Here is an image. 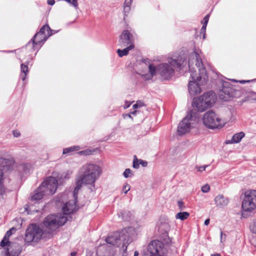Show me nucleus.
<instances>
[{
  "mask_svg": "<svg viewBox=\"0 0 256 256\" xmlns=\"http://www.w3.org/2000/svg\"><path fill=\"white\" fill-rule=\"evenodd\" d=\"M102 173L100 166L94 164H86L80 169L76 178V186L72 192H64L59 196L56 201V204H64L62 208L63 214L48 216L44 221V226L50 232L57 229L65 224L68 220L67 215L78 210L76 204L78 194L82 184H93L98 178Z\"/></svg>",
  "mask_w": 256,
  "mask_h": 256,
  "instance_id": "f257e3e1",
  "label": "nucleus"
},
{
  "mask_svg": "<svg viewBox=\"0 0 256 256\" xmlns=\"http://www.w3.org/2000/svg\"><path fill=\"white\" fill-rule=\"evenodd\" d=\"M188 67L192 80L188 84V90L191 95L200 92V86L206 82L208 76L202 59L198 52L194 51L190 55Z\"/></svg>",
  "mask_w": 256,
  "mask_h": 256,
  "instance_id": "f03ea898",
  "label": "nucleus"
},
{
  "mask_svg": "<svg viewBox=\"0 0 256 256\" xmlns=\"http://www.w3.org/2000/svg\"><path fill=\"white\" fill-rule=\"evenodd\" d=\"M135 231L132 227L124 228L120 232H115L109 236L106 241L108 244L119 247L122 246L124 250H126L128 245L133 240Z\"/></svg>",
  "mask_w": 256,
  "mask_h": 256,
  "instance_id": "7ed1b4c3",
  "label": "nucleus"
},
{
  "mask_svg": "<svg viewBox=\"0 0 256 256\" xmlns=\"http://www.w3.org/2000/svg\"><path fill=\"white\" fill-rule=\"evenodd\" d=\"M168 63L164 62L159 64L156 68V72L158 74L164 79L171 78L174 73V68L180 69L184 60L182 58L168 59Z\"/></svg>",
  "mask_w": 256,
  "mask_h": 256,
  "instance_id": "20e7f679",
  "label": "nucleus"
},
{
  "mask_svg": "<svg viewBox=\"0 0 256 256\" xmlns=\"http://www.w3.org/2000/svg\"><path fill=\"white\" fill-rule=\"evenodd\" d=\"M16 229L12 228L6 234L4 238L0 242V246L4 247L7 246L6 249H0V252L2 256H18L22 252L21 246L16 242H10L8 240L9 237L12 234Z\"/></svg>",
  "mask_w": 256,
  "mask_h": 256,
  "instance_id": "39448f33",
  "label": "nucleus"
},
{
  "mask_svg": "<svg viewBox=\"0 0 256 256\" xmlns=\"http://www.w3.org/2000/svg\"><path fill=\"white\" fill-rule=\"evenodd\" d=\"M216 96L212 91L204 93L199 98H194L193 100V106L196 107L198 110L202 112L206 109L212 107L215 103Z\"/></svg>",
  "mask_w": 256,
  "mask_h": 256,
  "instance_id": "423d86ee",
  "label": "nucleus"
},
{
  "mask_svg": "<svg viewBox=\"0 0 256 256\" xmlns=\"http://www.w3.org/2000/svg\"><path fill=\"white\" fill-rule=\"evenodd\" d=\"M196 114V112L192 110H190L186 116L178 126V132L180 134H185L194 126L195 124L198 122L197 116Z\"/></svg>",
  "mask_w": 256,
  "mask_h": 256,
  "instance_id": "0eeeda50",
  "label": "nucleus"
},
{
  "mask_svg": "<svg viewBox=\"0 0 256 256\" xmlns=\"http://www.w3.org/2000/svg\"><path fill=\"white\" fill-rule=\"evenodd\" d=\"M202 121L204 124L210 129L221 128L224 124V122L212 110H209L204 114Z\"/></svg>",
  "mask_w": 256,
  "mask_h": 256,
  "instance_id": "6e6552de",
  "label": "nucleus"
},
{
  "mask_svg": "<svg viewBox=\"0 0 256 256\" xmlns=\"http://www.w3.org/2000/svg\"><path fill=\"white\" fill-rule=\"evenodd\" d=\"M256 208V190H249L244 192L242 203L244 211L251 212Z\"/></svg>",
  "mask_w": 256,
  "mask_h": 256,
  "instance_id": "1a4fd4ad",
  "label": "nucleus"
},
{
  "mask_svg": "<svg viewBox=\"0 0 256 256\" xmlns=\"http://www.w3.org/2000/svg\"><path fill=\"white\" fill-rule=\"evenodd\" d=\"M42 230L36 224L28 226L26 232L25 241L27 242H37L42 237Z\"/></svg>",
  "mask_w": 256,
  "mask_h": 256,
  "instance_id": "9d476101",
  "label": "nucleus"
},
{
  "mask_svg": "<svg viewBox=\"0 0 256 256\" xmlns=\"http://www.w3.org/2000/svg\"><path fill=\"white\" fill-rule=\"evenodd\" d=\"M40 186H43L46 195H52L57 189L58 181L56 178L50 176L43 182Z\"/></svg>",
  "mask_w": 256,
  "mask_h": 256,
  "instance_id": "9b49d317",
  "label": "nucleus"
},
{
  "mask_svg": "<svg viewBox=\"0 0 256 256\" xmlns=\"http://www.w3.org/2000/svg\"><path fill=\"white\" fill-rule=\"evenodd\" d=\"M238 92V90L230 86L226 82L223 84L222 89L220 90L218 96L220 99L228 101L231 98L236 97Z\"/></svg>",
  "mask_w": 256,
  "mask_h": 256,
  "instance_id": "f8f14e48",
  "label": "nucleus"
},
{
  "mask_svg": "<svg viewBox=\"0 0 256 256\" xmlns=\"http://www.w3.org/2000/svg\"><path fill=\"white\" fill-rule=\"evenodd\" d=\"M52 34H48L46 35H40L36 36V34L32 38L31 42H30L26 46V48H32L34 50H38L43 45L44 43L46 40L48 38L52 35Z\"/></svg>",
  "mask_w": 256,
  "mask_h": 256,
  "instance_id": "ddd939ff",
  "label": "nucleus"
},
{
  "mask_svg": "<svg viewBox=\"0 0 256 256\" xmlns=\"http://www.w3.org/2000/svg\"><path fill=\"white\" fill-rule=\"evenodd\" d=\"M132 36L128 30H124L120 36L119 43L121 46L132 44Z\"/></svg>",
  "mask_w": 256,
  "mask_h": 256,
  "instance_id": "4468645a",
  "label": "nucleus"
},
{
  "mask_svg": "<svg viewBox=\"0 0 256 256\" xmlns=\"http://www.w3.org/2000/svg\"><path fill=\"white\" fill-rule=\"evenodd\" d=\"M160 246L159 242L152 241L148 246V251L150 254V256H161Z\"/></svg>",
  "mask_w": 256,
  "mask_h": 256,
  "instance_id": "2eb2a0df",
  "label": "nucleus"
},
{
  "mask_svg": "<svg viewBox=\"0 0 256 256\" xmlns=\"http://www.w3.org/2000/svg\"><path fill=\"white\" fill-rule=\"evenodd\" d=\"M14 162L12 160L4 158L0 156V170L2 172L10 170L12 169V164Z\"/></svg>",
  "mask_w": 256,
  "mask_h": 256,
  "instance_id": "dca6fc26",
  "label": "nucleus"
},
{
  "mask_svg": "<svg viewBox=\"0 0 256 256\" xmlns=\"http://www.w3.org/2000/svg\"><path fill=\"white\" fill-rule=\"evenodd\" d=\"M214 202L216 206L223 208L228 206L229 200L222 194H218L214 198Z\"/></svg>",
  "mask_w": 256,
  "mask_h": 256,
  "instance_id": "f3484780",
  "label": "nucleus"
},
{
  "mask_svg": "<svg viewBox=\"0 0 256 256\" xmlns=\"http://www.w3.org/2000/svg\"><path fill=\"white\" fill-rule=\"evenodd\" d=\"M43 186H40L36 190L34 193L31 196L32 200H38L42 198L44 196H46L44 190L42 188Z\"/></svg>",
  "mask_w": 256,
  "mask_h": 256,
  "instance_id": "a211bd4d",
  "label": "nucleus"
},
{
  "mask_svg": "<svg viewBox=\"0 0 256 256\" xmlns=\"http://www.w3.org/2000/svg\"><path fill=\"white\" fill-rule=\"evenodd\" d=\"M149 74H146L142 75V77L145 80H150L156 73V68L153 64H150L148 66Z\"/></svg>",
  "mask_w": 256,
  "mask_h": 256,
  "instance_id": "6ab92c4d",
  "label": "nucleus"
},
{
  "mask_svg": "<svg viewBox=\"0 0 256 256\" xmlns=\"http://www.w3.org/2000/svg\"><path fill=\"white\" fill-rule=\"evenodd\" d=\"M244 136V134L243 132L237 133L233 136L230 140L226 141V144H234L239 142L242 138Z\"/></svg>",
  "mask_w": 256,
  "mask_h": 256,
  "instance_id": "aec40b11",
  "label": "nucleus"
},
{
  "mask_svg": "<svg viewBox=\"0 0 256 256\" xmlns=\"http://www.w3.org/2000/svg\"><path fill=\"white\" fill-rule=\"evenodd\" d=\"M48 34H52V30L50 28L48 25L43 26L38 32L36 34V36H38L40 35H46Z\"/></svg>",
  "mask_w": 256,
  "mask_h": 256,
  "instance_id": "412c9836",
  "label": "nucleus"
},
{
  "mask_svg": "<svg viewBox=\"0 0 256 256\" xmlns=\"http://www.w3.org/2000/svg\"><path fill=\"white\" fill-rule=\"evenodd\" d=\"M28 62H26V64H22L20 65V78L22 81L25 80L26 76L28 72Z\"/></svg>",
  "mask_w": 256,
  "mask_h": 256,
  "instance_id": "4be33fe9",
  "label": "nucleus"
},
{
  "mask_svg": "<svg viewBox=\"0 0 256 256\" xmlns=\"http://www.w3.org/2000/svg\"><path fill=\"white\" fill-rule=\"evenodd\" d=\"M134 48V44H130L128 46L122 50L118 49L117 50V53L120 57H122L123 56H127L129 51L132 50Z\"/></svg>",
  "mask_w": 256,
  "mask_h": 256,
  "instance_id": "5701e85b",
  "label": "nucleus"
},
{
  "mask_svg": "<svg viewBox=\"0 0 256 256\" xmlns=\"http://www.w3.org/2000/svg\"><path fill=\"white\" fill-rule=\"evenodd\" d=\"M132 0H125L124 4V18L130 12Z\"/></svg>",
  "mask_w": 256,
  "mask_h": 256,
  "instance_id": "b1692460",
  "label": "nucleus"
},
{
  "mask_svg": "<svg viewBox=\"0 0 256 256\" xmlns=\"http://www.w3.org/2000/svg\"><path fill=\"white\" fill-rule=\"evenodd\" d=\"M80 149V146H74L69 148H65L63 150V154H68L75 151H78Z\"/></svg>",
  "mask_w": 256,
  "mask_h": 256,
  "instance_id": "393cba45",
  "label": "nucleus"
},
{
  "mask_svg": "<svg viewBox=\"0 0 256 256\" xmlns=\"http://www.w3.org/2000/svg\"><path fill=\"white\" fill-rule=\"evenodd\" d=\"M190 216V214L188 212H180L178 213L176 215V219H180L182 220H184L187 219Z\"/></svg>",
  "mask_w": 256,
  "mask_h": 256,
  "instance_id": "a878e982",
  "label": "nucleus"
},
{
  "mask_svg": "<svg viewBox=\"0 0 256 256\" xmlns=\"http://www.w3.org/2000/svg\"><path fill=\"white\" fill-rule=\"evenodd\" d=\"M120 214L122 216V219L125 221L128 220L131 216L130 212L128 210H124L120 212V214H118L119 217L120 216Z\"/></svg>",
  "mask_w": 256,
  "mask_h": 256,
  "instance_id": "bb28decb",
  "label": "nucleus"
},
{
  "mask_svg": "<svg viewBox=\"0 0 256 256\" xmlns=\"http://www.w3.org/2000/svg\"><path fill=\"white\" fill-rule=\"evenodd\" d=\"M94 152V150L88 149L82 151H80L78 152V154L80 155L89 156L92 154Z\"/></svg>",
  "mask_w": 256,
  "mask_h": 256,
  "instance_id": "cd10ccee",
  "label": "nucleus"
},
{
  "mask_svg": "<svg viewBox=\"0 0 256 256\" xmlns=\"http://www.w3.org/2000/svg\"><path fill=\"white\" fill-rule=\"evenodd\" d=\"M140 167V164L138 162V159L136 158V156H134L133 160V168H138Z\"/></svg>",
  "mask_w": 256,
  "mask_h": 256,
  "instance_id": "c85d7f7f",
  "label": "nucleus"
},
{
  "mask_svg": "<svg viewBox=\"0 0 256 256\" xmlns=\"http://www.w3.org/2000/svg\"><path fill=\"white\" fill-rule=\"evenodd\" d=\"M132 170L130 168H126L124 172V176L126 178L131 176Z\"/></svg>",
  "mask_w": 256,
  "mask_h": 256,
  "instance_id": "c756f323",
  "label": "nucleus"
},
{
  "mask_svg": "<svg viewBox=\"0 0 256 256\" xmlns=\"http://www.w3.org/2000/svg\"><path fill=\"white\" fill-rule=\"evenodd\" d=\"M2 172L0 170V194L3 192V182H2Z\"/></svg>",
  "mask_w": 256,
  "mask_h": 256,
  "instance_id": "7c9ffc66",
  "label": "nucleus"
},
{
  "mask_svg": "<svg viewBox=\"0 0 256 256\" xmlns=\"http://www.w3.org/2000/svg\"><path fill=\"white\" fill-rule=\"evenodd\" d=\"M250 228L251 231L253 233L256 234V220H254L252 222V223Z\"/></svg>",
  "mask_w": 256,
  "mask_h": 256,
  "instance_id": "2f4dec72",
  "label": "nucleus"
},
{
  "mask_svg": "<svg viewBox=\"0 0 256 256\" xmlns=\"http://www.w3.org/2000/svg\"><path fill=\"white\" fill-rule=\"evenodd\" d=\"M130 186L127 183H126L122 188V191L124 194H126L130 190Z\"/></svg>",
  "mask_w": 256,
  "mask_h": 256,
  "instance_id": "473e14b6",
  "label": "nucleus"
},
{
  "mask_svg": "<svg viewBox=\"0 0 256 256\" xmlns=\"http://www.w3.org/2000/svg\"><path fill=\"white\" fill-rule=\"evenodd\" d=\"M209 17H210V15L207 14L204 18L202 20V26H206L208 22Z\"/></svg>",
  "mask_w": 256,
  "mask_h": 256,
  "instance_id": "72a5a7b5",
  "label": "nucleus"
},
{
  "mask_svg": "<svg viewBox=\"0 0 256 256\" xmlns=\"http://www.w3.org/2000/svg\"><path fill=\"white\" fill-rule=\"evenodd\" d=\"M71 4L74 8L78 6V0H65Z\"/></svg>",
  "mask_w": 256,
  "mask_h": 256,
  "instance_id": "f704fd0d",
  "label": "nucleus"
},
{
  "mask_svg": "<svg viewBox=\"0 0 256 256\" xmlns=\"http://www.w3.org/2000/svg\"><path fill=\"white\" fill-rule=\"evenodd\" d=\"M210 190V186L208 184H206L202 187V191L203 192H208Z\"/></svg>",
  "mask_w": 256,
  "mask_h": 256,
  "instance_id": "c9c22d12",
  "label": "nucleus"
},
{
  "mask_svg": "<svg viewBox=\"0 0 256 256\" xmlns=\"http://www.w3.org/2000/svg\"><path fill=\"white\" fill-rule=\"evenodd\" d=\"M178 208H179V209L180 210H182L185 209L186 206L184 205V202L182 201L178 200Z\"/></svg>",
  "mask_w": 256,
  "mask_h": 256,
  "instance_id": "e433bc0d",
  "label": "nucleus"
},
{
  "mask_svg": "<svg viewBox=\"0 0 256 256\" xmlns=\"http://www.w3.org/2000/svg\"><path fill=\"white\" fill-rule=\"evenodd\" d=\"M137 113H139L138 111V110H134L132 112H131L130 114H126V115H124V118H126V116H128V118H132V115H136Z\"/></svg>",
  "mask_w": 256,
  "mask_h": 256,
  "instance_id": "4c0bfd02",
  "label": "nucleus"
},
{
  "mask_svg": "<svg viewBox=\"0 0 256 256\" xmlns=\"http://www.w3.org/2000/svg\"><path fill=\"white\" fill-rule=\"evenodd\" d=\"M206 26H202L201 30H200V34H202L203 38L204 39L206 38Z\"/></svg>",
  "mask_w": 256,
  "mask_h": 256,
  "instance_id": "58836bf2",
  "label": "nucleus"
},
{
  "mask_svg": "<svg viewBox=\"0 0 256 256\" xmlns=\"http://www.w3.org/2000/svg\"><path fill=\"white\" fill-rule=\"evenodd\" d=\"M140 164L142 165L143 167H146L148 165V162L142 159H138Z\"/></svg>",
  "mask_w": 256,
  "mask_h": 256,
  "instance_id": "ea45409f",
  "label": "nucleus"
},
{
  "mask_svg": "<svg viewBox=\"0 0 256 256\" xmlns=\"http://www.w3.org/2000/svg\"><path fill=\"white\" fill-rule=\"evenodd\" d=\"M207 166H208V165H205V166H196V168L198 169V172H202L205 170Z\"/></svg>",
  "mask_w": 256,
  "mask_h": 256,
  "instance_id": "a19ab883",
  "label": "nucleus"
},
{
  "mask_svg": "<svg viewBox=\"0 0 256 256\" xmlns=\"http://www.w3.org/2000/svg\"><path fill=\"white\" fill-rule=\"evenodd\" d=\"M13 134H14V136H15V137H18L20 136V133L19 132H18L16 130V131H14L13 132Z\"/></svg>",
  "mask_w": 256,
  "mask_h": 256,
  "instance_id": "79ce46f5",
  "label": "nucleus"
},
{
  "mask_svg": "<svg viewBox=\"0 0 256 256\" xmlns=\"http://www.w3.org/2000/svg\"><path fill=\"white\" fill-rule=\"evenodd\" d=\"M54 0H48V4L50 6H52L54 4Z\"/></svg>",
  "mask_w": 256,
  "mask_h": 256,
  "instance_id": "37998d69",
  "label": "nucleus"
},
{
  "mask_svg": "<svg viewBox=\"0 0 256 256\" xmlns=\"http://www.w3.org/2000/svg\"><path fill=\"white\" fill-rule=\"evenodd\" d=\"M130 102H126L125 104H124V108H128L130 106Z\"/></svg>",
  "mask_w": 256,
  "mask_h": 256,
  "instance_id": "c03bdc74",
  "label": "nucleus"
},
{
  "mask_svg": "<svg viewBox=\"0 0 256 256\" xmlns=\"http://www.w3.org/2000/svg\"><path fill=\"white\" fill-rule=\"evenodd\" d=\"M224 236V239H225L226 237V235L225 234H224L222 232L221 230L220 231V241H221V242H222V239L224 238V236Z\"/></svg>",
  "mask_w": 256,
  "mask_h": 256,
  "instance_id": "a18cd8bd",
  "label": "nucleus"
},
{
  "mask_svg": "<svg viewBox=\"0 0 256 256\" xmlns=\"http://www.w3.org/2000/svg\"><path fill=\"white\" fill-rule=\"evenodd\" d=\"M136 103H139V107H142L144 106V103L141 101H138Z\"/></svg>",
  "mask_w": 256,
  "mask_h": 256,
  "instance_id": "49530a36",
  "label": "nucleus"
},
{
  "mask_svg": "<svg viewBox=\"0 0 256 256\" xmlns=\"http://www.w3.org/2000/svg\"><path fill=\"white\" fill-rule=\"evenodd\" d=\"M138 108H140L139 107V103H136V104L133 105V108L134 109Z\"/></svg>",
  "mask_w": 256,
  "mask_h": 256,
  "instance_id": "de8ad7c7",
  "label": "nucleus"
},
{
  "mask_svg": "<svg viewBox=\"0 0 256 256\" xmlns=\"http://www.w3.org/2000/svg\"><path fill=\"white\" fill-rule=\"evenodd\" d=\"M252 98L256 100V92H252Z\"/></svg>",
  "mask_w": 256,
  "mask_h": 256,
  "instance_id": "09e8293b",
  "label": "nucleus"
},
{
  "mask_svg": "<svg viewBox=\"0 0 256 256\" xmlns=\"http://www.w3.org/2000/svg\"><path fill=\"white\" fill-rule=\"evenodd\" d=\"M210 219H206L204 222V224L207 226L210 224Z\"/></svg>",
  "mask_w": 256,
  "mask_h": 256,
  "instance_id": "8fccbe9b",
  "label": "nucleus"
},
{
  "mask_svg": "<svg viewBox=\"0 0 256 256\" xmlns=\"http://www.w3.org/2000/svg\"><path fill=\"white\" fill-rule=\"evenodd\" d=\"M250 81L249 80H248V81H245V80H240L239 82L241 84H244L246 83V82H249Z\"/></svg>",
  "mask_w": 256,
  "mask_h": 256,
  "instance_id": "3c124183",
  "label": "nucleus"
},
{
  "mask_svg": "<svg viewBox=\"0 0 256 256\" xmlns=\"http://www.w3.org/2000/svg\"><path fill=\"white\" fill-rule=\"evenodd\" d=\"M76 254V252H72L70 253V256H75Z\"/></svg>",
  "mask_w": 256,
  "mask_h": 256,
  "instance_id": "603ef678",
  "label": "nucleus"
},
{
  "mask_svg": "<svg viewBox=\"0 0 256 256\" xmlns=\"http://www.w3.org/2000/svg\"><path fill=\"white\" fill-rule=\"evenodd\" d=\"M139 254H138V252H137V251H136L134 252V256H138Z\"/></svg>",
  "mask_w": 256,
  "mask_h": 256,
  "instance_id": "864d4df0",
  "label": "nucleus"
},
{
  "mask_svg": "<svg viewBox=\"0 0 256 256\" xmlns=\"http://www.w3.org/2000/svg\"><path fill=\"white\" fill-rule=\"evenodd\" d=\"M211 256H220V255L218 254H212Z\"/></svg>",
  "mask_w": 256,
  "mask_h": 256,
  "instance_id": "5fc2aeb1",
  "label": "nucleus"
},
{
  "mask_svg": "<svg viewBox=\"0 0 256 256\" xmlns=\"http://www.w3.org/2000/svg\"><path fill=\"white\" fill-rule=\"evenodd\" d=\"M231 80L234 81V82H237L236 80H235L234 79Z\"/></svg>",
  "mask_w": 256,
  "mask_h": 256,
  "instance_id": "6e6d98bb",
  "label": "nucleus"
}]
</instances>
